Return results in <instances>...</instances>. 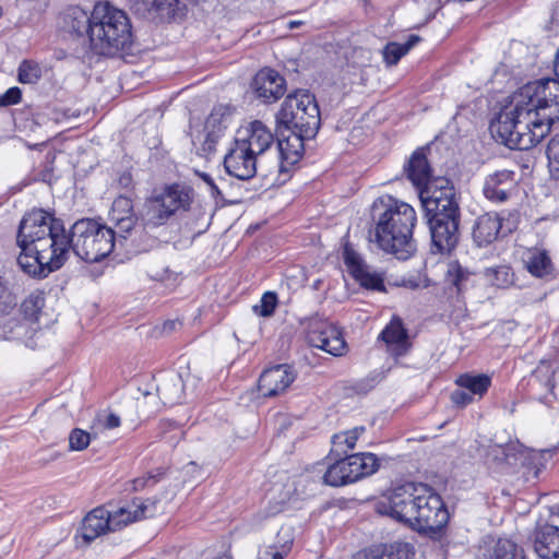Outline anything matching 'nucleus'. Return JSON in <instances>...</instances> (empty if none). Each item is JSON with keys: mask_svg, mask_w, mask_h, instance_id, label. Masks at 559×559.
Wrapping results in <instances>:
<instances>
[{"mask_svg": "<svg viewBox=\"0 0 559 559\" xmlns=\"http://www.w3.org/2000/svg\"><path fill=\"white\" fill-rule=\"evenodd\" d=\"M17 264L28 275L46 277L59 270L71 250L70 231L62 221L44 210H32L20 222Z\"/></svg>", "mask_w": 559, "mask_h": 559, "instance_id": "obj_1", "label": "nucleus"}, {"mask_svg": "<svg viewBox=\"0 0 559 559\" xmlns=\"http://www.w3.org/2000/svg\"><path fill=\"white\" fill-rule=\"evenodd\" d=\"M374 228L370 241L381 250L407 260L416 250L413 230L417 222L414 207L391 197L377 199L371 206Z\"/></svg>", "mask_w": 559, "mask_h": 559, "instance_id": "obj_2", "label": "nucleus"}, {"mask_svg": "<svg viewBox=\"0 0 559 559\" xmlns=\"http://www.w3.org/2000/svg\"><path fill=\"white\" fill-rule=\"evenodd\" d=\"M554 116L537 119L530 109L514 99L501 109L490 123V132L501 144L516 150H528L537 145L549 132Z\"/></svg>", "mask_w": 559, "mask_h": 559, "instance_id": "obj_3", "label": "nucleus"}, {"mask_svg": "<svg viewBox=\"0 0 559 559\" xmlns=\"http://www.w3.org/2000/svg\"><path fill=\"white\" fill-rule=\"evenodd\" d=\"M132 43L131 24L127 14L108 2H98L92 11L90 47L99 56L120 55Z\"/></svg>", "mask_w": 559, "mask_h": 559, "instance_id": "obj_4", "label": "nucleus"}, {"mask_svg": "<svg viewBox=\"0 0 559 559\" xmlns=\"http://www.w3.org/2000/svg\"><path fill=\"white\" fill-rule=\"evenodd\" d=\"M277 132L283 131L314 138L321 124L319 106L314 95L297 91L286 96L276 114Z\"/></svg>", "mask_w": 559, "mask_h": 559, "instance_id": "obj_5", "label": "nucleus"}, {"mask_svg": "<svg viewBox=\"0 0 559 559\" xmlns=\"http://www.w3.org/2000/svg\"><path fill=\"white\" fill-rule=\"evenodd\" d=\"M117 236L114 229L100 222L80 219L70 229L71 249L85 262H98L112 251Z\"/></svg>", "mask_w": 559, "mask_h": 559, "instance_id": "obj_6", "label": "nucleus"}, {"mask_svg": "<svg viewBox=\"0 0 559 559\" xmlns=\"http://www.w3.org/2000/svg\"><path fill=\"white\" fill-rule=\"evenodd\" d=\"M192 202L191 189L170 185L155 191L145 202L142 214L146 225L157 227L164 225L178 211H187Z\"/></svg>", "mask_w": 559, "mask_h": 559, "instance_id": "obj_7", "label": "nucleus"}, {"mask_svg": "<svg viewBox=\"0 0 559 559\" xmlns=\"http://www.w3.org/2000/svg\"><path fill=\"white\" fill-rule=\"evenodd\" d=\"M514 99L530 109V114L537 119L554 116L559 119V80L542 79L530 82L514 94Z\"/></svg>", "mask_w": 559, "mask_h": 559, "instance_id": "obj_8", "label": "nucleus"}, {"mask_svg": "<svg viewBox=\"0 0 559 559\" xmlns=\"http://www.w3.org/2000/svg\"><path fill=\"white\" fill-rule=\"evenodd\" d=\"M416 510L409 526L418 532H438L449 521V512L441 499L430 487L418 485Z\"/></svg>", "mask_w": 559, "mask_h": 559, "instance_id": "obj_9", "label": "nucleus"}, {"mask_svg": "<svg viewBox=\"0 0 559 559\" xmlns=\"http://www.w3.org/2000/svg\"><path fill=\"white\" fill-rule=\"evenodd\" d=\"M418 486L408 483L384 493L376 503V511L409 526L415 514Z\"/></svg>", "mask_w": 559, "mask_h": 559, "instance_id": "obj_10", "label": "nucleus"}, {"mask_svg": "<svg viewBox=\"0 0 559 559\" xmlns=\"http://www.w3.org/2000/svg\"><path fill=\"white\" fill-rule=\"evenodd\" d=\"M432 248L440 253H451L460 240V211L426 215Z\"/></svg>", "mask_w": 559, "mask_h": 559, "instance_id": "obj_11", "label": "nucleus"}, {"mask_svg": "<svg viewBox=\"0 0 559 559\" xmlns=\"http://www.w3.org/2000/svg\"><path fill=\"white\" fill-rule=\"evenodd\" d=\"M419 199L426 215L460 211L455 191L444 178L433 179L418 189Z\"/></svg>", "mask_w": 559, "mask_h": 559, "instance_id": "obj_12", "label": "nucleus"}, {"mask_svg": "<svg viewBox=\"0 0 559 559\" xmlns=\"http://www.w3.org/2000/svg\"><path fill=\"white\" fill-rule=\"evenodd\" d=\"M308 343L328 354L340 357L347 353V343L343 332L329 321L314 320L307 332Z\"/></svg>", "mask_w": 559, "mask_h": 559, "instance_id": "obj_13", "label": "nucleus"}, {"mask_svg": "<svg viewBox=\"0 0 559 559\" xmlns=\"http://www.w3.org/2000/svg\"><path fill=\"white\" fill-rule=\"evenodd\" d=\"M254 97L263 104L277 102L286 92V80L275 70H260L251 82Z\"/></svg>", "mask_w": 559, "mask_h": 559, "instance_id": "obj_14", "label": "nucleus"}, {"mask_svg": "<svg viewBox=\"0 0 559 559\" xmlns=\"http://www.w3.org/2000/svg\"><path fill=\"white\" fill-rule=\"evenodd\" d=\"M198 379L189 369L175 373L169 372L162 377L157 385L159 399L165 405H175L183 399L186 389H195Z\"/></svg>", "mask_w": 559, "mask_h": 559, "instance_id": "obj_15", "label": "nucleus"}, {"mask_svg": "<svg viewBox=\"0 0 559 559\" xmlns=\"http://www.w3.org/2000/svg\"><path fill=\"white\" fill-rule=\"evenodd\" d=\"M274 142L271 130L261 121L251 122L247 136V180L255 174V156L264 153Z\"/></svg>", "mask_w": 559, "mask_h": 559, "instance_id": "obj_16", "label": "nucleus"}, {"mask_svg": "<svg viewBox=\"0 0 559 559\" xmlns=\"http://www.w3.org/2000/svg\"><path fill=\"white\" fill-rule=\"evenodd\" d=\"M345 263L348 267V272L360 286L378 292L385 290L383 273L367 265L358 254L346 250Z\"/></svg>", "mask_w": 559, "mask_h": 559, "instance_id": "obj_17", "label": "nucleus"}, {"mask_svg": "<svg viewBox=\"0 0 559 559\" xmlns=\"http://www.w3.org/2000/svg\"><path fill=\"white\" fill-rule=\"evenodd\" d=\"M515 173L508 169L489 174L484 182V195L491 202H506L516 189Z\"/></svg>", "mask_w": 559, "mask_h": 559, "instance_id": "obj_18", "label": "nucleus"}, {"mask_svg": "<svg viewBox=\"0 0 559 559\" xmlns=\"http://www.w3.org/2000/svg\"><path fill=\"white\" fill-rule=\"evenodd\" d=\"M295 380L288 365H277L266 369L259 378V391L263 396H275L284 392Z\"/></svg>", "mask_w": 559, "mask_h": 559, "instance_id": "obj_19", "label": "nucleus"}, {"mask_svg": "<svg viewBox=\"0 0 559 559\" xmlns=\"http://www.w3.org/2000/svg\"><path fill=\"white\" fill-rule=\"evenodd\" d=\"M154 512L155 506L153 502L147 503L141 500H133L123 507L111 510L109 511L111 532L121 530L135 521L153 516Z\"/></svg>", "mask_w": 559, "mask_h": 559, "instance_id": "obj_20", "label": "nucleus"}, {"mask_svg": "<svg viewBox=\"0 0 559 559\" xmlns=\"http://www.w3.org/2000/svg\"><path fill=\"white\" fill-rule=\"evenodd\" d=\"M224 129V115L218 111L211 112L204 122L203 130L193 140L194 144H200L197 148L200 155L206 157L214 152Z\"/></svg>", "mask_w": 559, "mask_h": 559, "instance_id": "obj_21", "label": "nucleus"}, {"mask_svg": "<svg viewBox=\"0 0 559 559\" xmlns=\"http://www.w3.org/2000/svg\"><path fill=\"white\" fill-rule=\"evenodd\" d=\"M386 345L388 352L395 358L405 356L412 344L408 338L407 330L404 328L400 318L394 317L383 329L379 336Z\"/></svg>", "mask_w": 559, "mask_h": 559, "instance_id": "obj_22", "label": "nucleus"}, {"mask_svg": "<svg viewBox=\"0 0 559 559\" xmlns=\"http://www.w3.org/2000/svg\"><path fill=\"white\" fill-rule=\"evenodd\" d=\"M302 134L283 131L278 133L277 147L281 157V171H287L289 167L299 162L304 154V141L310 140Z\"/></svg>", "mask_w": 559, "mask_h": 559, "instance_id": "obj_23", "label": "nucleus"}, {"mask_svg": "<svg viewBox=\"0 0 559 559\" xmlns=\"http://www.w3.org/2000/svg\"><path fill=\"white\" fill-rule=\"evenodd\" d=\"M534 549L542 559L559 558V527L551 524H542L535 528Z\"/></svg>", "mask_w": 559, "mask_h": 559, "instance_id": "obj_24", "label": "nucleus"}, {"mask_svg": "<svg viewBox=\"0 0 559 559\" xmlns=\"http://www.w3.org/2000/svg\"><path fill=\"white\" fill-rule=\"evenodd\" d=\"M502 218L498 213L488 212L478 216L473 225L472 237L478 247H485L498 239Z\"/></svg>", "mask_w": 559, "mask_h": 559, "instance_id": "obj_25", "label": "nucleus"}, {"mask_svg": "<svg viewBox=\"0 0 559 559\" xmlns=\"http://www.w3.org/2000/svg\"><path fill=\"white\" fill-rule=\"evenodd\" d=\"M110 221L115 224V233L118 237L126 239V235L133 229L136 221L130 198L119 195L115 199L111 205Z\"/></svg>", "mask_w": 559, "mask_h": 559, "instance_id": "obj_26", "label": "nucleus"}, {"mask_svg": "<svg viewBox=\"0 0 559 559\" xmlns=\"http://www.w3.org/2000/svg\"><path fill=\"white\" fill-rule=\"evenodd\" d=\"M414 547L404 542L374 546L354 556V559H413Z\"/></svg>", "mask_w": 559, "mask_h": 559, "instance_id": "obj_27", "label": "nucleus"}, {"mask_svg": "<svg viewBox=\"0 0 559 559\" xmlns=\"http://www.w3.org/2000/svg\"><path fill=\"white\" fill-rule=\"evenodd\" d=\"M404 173L407 179L418 190L432 179L431 168L423 148L416 150L404 166Z\"/></svg>", "mask_w": 559, "mask_h": 559, "instance_id": "obj_28", "label": "nucleus"}, {"mask_svg": "<svg viewBox=\"0 0 559 559\" xmlns=\"http://www.w3.org/2000/svg\"><path fill=\"white\" fill-rule=\"evenodd\" d=\"M82 537L86 543H91L100 535L111 531L109 510L105 508H95L82 522Z\"/></svg>", "mask_w": 559, "mask_h": 559, "instance_id": "obj_29", "label": "nucleus"}, {"mask_svg": "<svg viewBox=\"0 0 559 559\" xmlns=\"http://www.w3.org/2000/svg\"><path fill=\"white\" fill-rule=\"evenodd\" d=\"M63 27L79 36L87 35L90 38V28L92 25V12L87 13L80 7H70L63 13Z\"/></svg>", "mask_w": 559, "mask_h": 559, "instance_id": "obj_30", "label": "nucleus"}, {"mask_svg": "<svg viewBox=\"0 0 559 559\" xmlns=\"http://www.w3.org/2000/svg\"><path fill=\"white\" fill-rule=\"evenodd\" d=\"M479 559H526L523 547L511 539L500 538Z\"/></svg>", "mask_w": 559, "mask_h": 559, "instance_id": "obj_31", "label": "nucleus"}, {"mask_svg": "<svg viewBox=\"0 0 559 559\" xmlns=\"http://www.w3.org/2000/svg\"><path fill=\"white\" fill-rule=\"evenodd\" d=\"M519 451H521V443L519 441H510L506 444H492L488 448L487 459L498 465L508 464L516 466Z\"/></svg>", "mask_w": 559, "mask_h": 559, "instance_id": "obj_32", "label": "nucleus"}, {"mask_svg": "<svg viewBox=\"0 0 559 559\" xmlns=\"http://www.w3.org/2000/svg\"><path fill=\"white\" fill-rule=\"evenodd\" d=\"M546 456L551 457V450H533L521 444V451L518 453V464L525 466L533 472L534 477H538L540 471L545 467Z\"/></svg>", "mask_w": 559, "mask_h": 559, "instance_id": "obj_33", "label": "nucleus"}, {"mask_svg": "<svg viewBox=\"0 0 559 559\" xmlns=\"http://www.w3.org/2000/svg\"><path fill=\"white\" fill-rule=\"evenodd\" d=\"M459 388L468 391L472 395L481 399L491 385V378L488 374L463 373L455 380Z\"/></svg>", "mask_w": 559, "mask_h": 559, "instance_id": "obj_34", "label": "nucleus"}, {"mask_svg": "<svg viewBox=\"0 0 559 559\" xmlns=\"http://www.w3.org/2000/svg\"><path fill=\"white\" fill-rule=\"evenodd\" d=\"M236 148H231L224 158L226 171L238 179H245V144L236 140Z\"/></svg>", "mask_w": 559, "mask_h": 559, "instance_id": "obj_35", "label": "nucleus"}, {"mask_svg": "<svg viewBox=\"0 0 559 559\" xmlns=\"http://www.w3.org/2000/svg\"><path fill=\"white\" fill-rule=\"evenodd\" d=\"M420 41L418 35L412 34L403 44L392 41L385 45L383 49V59L389 66L396 64L416 44Z\"/></svg>", "mask_w": 559, "mask_h": 559, "instance_id": "obj_36", "label": "nucleus"}, {"mask_svg": "<svg viewBox=\"0 0 559 559\" xmlns=\"http://www.w3.org/2000/svg\"><path fill=\"white\" fill-rule=\"evenodd\" d=\"M323 480L326 485L338 487L349 483H354L352 475H349L348 466L345 459L338 460L336 463L329 466L323 475Z\"/></svg>", "mask_w": 559, "mask_h": 559, "instance_id": "obj_37", "label": "nucleus"}, {"mask_svg": "<svg viewBox=\"0 0 559 559\" xmlns=\"http://www.w3.org/2000/svg\"><path fill=\"white\" fill-rule=\"evenodd\" d=\"M525 264L527 271L536 277H543L551 271V261L544 251L532 252Z\"/></svg>", "mask_w": 559, "mask_h": 559, "instance_id": "obj_38", "label": "nucleus"}, {"mask_svg": "<svg viewBox=\"0 0 559 559\" xmlns=\"http://www.w3.org/2000/svg\"><path fill=\"white\" fill-rule=\"evenodd\" d=\"M486 276L492 285L499 288H508L514 283V273L508 265L487 269Z\"/></svg>", "mask_w": 559, "mask_h": 559, "instance_id": "obj_39", "label": "nucleus"}, {"mask_svg": "<svg viewBox=\"0 0 559 559\" xmlns=\"http://www.w3.org/2000/svg\"><path fill=\"white\" fill-rule=\"evenodd\" d=\"M41 76V69L38 63L24 60L19 66L17 80L22 84H34Z\"/></svg>", "mask_w": 559, "mask_h": 559, "instance_id": "obj_40", "label": "nucleus"}, {"mask_svg": "<svg viewBox=\"0 0 559 559\" xmlns=\"http://www.w3.org/2000/svg\"><path fill=\"white\" fill-rule=\"evenodd\" d=\"M365 432V427H355L348 431L336 433L332 438V443L335 449L346 445L344 453L353 450L356 445L358 438Z\"/></svg>", "mask_w": 559, "mask_h": 559, "instance_id": "obj_41", "label": "nucleus"}, {"mask_svg": "<svg viewBox=\"0 0 559 559\" xmlns=\"http://www.w3.org/2000/svg\"><path fill=\"white\" fill-rule=\"evenodd\" d=\"M277 306V295L274 292H265L259 304L252 306V312L258 317L269 318Z\"/></svg>", "mask_w": 559, "mask_h": 559, "instance_id": "obj_42", "label": "nucleus"}, {"mask_svg": "<svg viewBox=\"0 0 559 559\" xmlns=\"http://www.w3.org/2000/svg\"><path fill=\"white\" fill-rule=\"evenodd\" d=\"M548 168L551 178L559 180V133L555 134L547 145Z\"/></svg>", "mask_w": 559, "mask_h": 559, "instance_id": "obj_43", "label": "nucleus"}, {"mask_svg": "<svg viewBox=\"0 0 559 559\" xmlns=\"http://www.w3.org/2000/svg\"><path fill=\"white\" fill-rule=\"evenodd\" d=\"M91 436L87 431L75 428L69 436V448L71 451H82L88 447Z\"/></svg>", "mask_w": 559, "mask_h": 559, "instance_id": "obj_44", "label": "nucleus"}, {"mask_svg": "<svg viewBox=\"0 0 559 559\" xmlns=\"http://www.w3.org/2000/svg\"><path fill=\"white\" fill-rule=\"evenodd\" d=\"M148 10H154L160 15L170 16L178 4L177 0H143Z\"/></svg>", "mask_w": 559, "mask_h": 559, "instance_id": "obj_45", "label": "nucleus"}, {"mask_svg": "<svg viewBox=\"0 0 559 559\" xmlns=\"http://www.w3.org/2000/svg\"><path fill=\"white\" fill-rule=\"evenodd\" d=\"M358 454V465L364 471L366 476L372 475L379 468V460L378 457L369 452L357 453Z\"/></svg>", "mask_w": 559, "mask_h": 559, "instance_id": "obj_46", "label": "nucleus"}, {"mask_svg": "<svg viewBox=\"0 0 559 559\" xmlns=\"http://www.w3.org/2000/svg\"><path fill=\"white\" fill-rule=\"evenodd\" d=\"M467 272L459 264L451 265L447 272L448 282L455 286L457 292L462 290L463 284L467 280Z\"/></svg>", "mask_w": 559, "mask_h": 559, "instance_id": "obj_47", "label": "nucleus"}, {"mask_svg": "<svg viewBox=\"0 0 559 559\" xmlns=\"http://www.w3.org/2000/svg\"><path fill=\"white\" fill-rule=\"evenodd\" d=\"M289 548L286 545H283L281 549L276 546H265L259 550L258 559H283Z\"/></svg>", "mask_w": 559, "mask_h": 559, "instance_id": "obj_48", "label": "nucleus"}, {"mask_svg": "<svg viewBox=\"0 0 559 559\" xmlns=\"http://www.w3.org/2000/svg\"><path fill=\"white\" fill-rule=\"evenodd\" d=\"M22 97V92L19 87H10L4 94L0 96V107L19 104Z\"/></svg>", "mask_w": 559, "mask_h": 559, "instance_id": "obj_49", "label": "nucleus"}, {"mask_svg": "<svg viewBox=\"0 0 559 559\" xmlns=\"http://www.w3.org/2000/svg\"><path fill=\"white\" fill-rule=\"evenodd\" d=\"M451 401L456 406L464 407L474 401V395H472L468 391L460 388L451 393Z\"/></svg>", "mask_w": 559, "mask_h": 559, "instance_id": "obj_50", "label": "nucleus"}, {"mask_svg": "<svg viewBox=\"0 0 559 559\" xmlns=\"http://www.w3.org/2000/svg\"><path fill=\"white\" fill-rule=\"evenodd\" d=\"M357 460H358V454H352V455H347L345 457L346 464L348 466L349 475H352L354 481H356L362 477H366L364 471L358 465Z\"/></svg>", "mask_w": 559, "mask_h": 559, "instance_id": "obj_51", "label": "nucleus"}, {"mask_svg": "<svg viewBox=\"0 0 559 559\" xmlns=\"http://www.w3.org/2000/svg\"><path fill=\"white\" fill-rule=\"evenodd\" d=\"M97 420L106 429H114L120 426V418L114 413L99 415Z\"/></svg>", "mask_w": 559, "mask_h": 559, "instance_id": "obj_52", "label": "nucleus"}, {"mask_svg": "<svg viewBox=\"0 0 559 559\" xmlns=\"http://www.w3.org/2000/svg\"><path fill=\"white\" fill-rule=\"evenodd\" d=\"M40 301V298L37 297V296H29L23 304V308H24V311L25 313H28V309L29 307L32 306V309H33V313H35L39 308L40 306L38 305Z\"/></svg>", "mask_w": 559, "mask_h": 559, "instance_id": "obj_53", "label": "nucleus"}, {"mask_svg": "<svg viewBox=\"0 0 559 559\" xmlns=\"http://www.w3.org/2000/svg\"><path fill=\"white\" fill-rule=\"evenodd\" d=\"M284 487L286 490L284 492H280V502L281 503H285V502L292 500V498L296 491L295 487H294V483L286 484Z\"/></svg>", "mask_w": 559, "mask_h": 559, "instance_id": "obj_54", "label": "nucleus"}, {"mask_svg": "<svg viewBox=\"0 0 559 559\" xmlns=\"http://www.w3.org/2000/svg\"><path fill=\"white\" fill-rule=\"evenodd\" d=\"M178 326H181V322L179 320H168L162 325V333L170 334L176 331Z\"/></svg>", "mask_w": 559, "mask_h": 559, "instance_id": "obj_55", "label": "nucleus"}, {"mask_svg": "<svg viewBox=\"0 0 559 559\" xmlns=\"http://www.w3.org/2000/svg\"><path fill=\"white\" fill-rule=\"evenodd\" d=\"M153 477L150 476L147 478H138L134 480V489L139 490L146 486V483L152 479Z\"/></svg>", "mask_w": 559, "mask_h": 559, "instance_id": "obj_56", "label": "nucleus"}, {"mask_svg": "<svg viewBox=\"0 0 559 559\" xmlns=\"http://www.w3.org/2000/svg\"><path fill=\"white\" fill-rule=\"evenodd\" d=\"M300 25H302L301 21H289L287 24V27L289 29H293V28L299 27Z\"/></svg>", "mask_w": 559, "mask_h": 559, "instance_id": "obj_57", "label": "nucleus"}, {"mask_svg": "<svg viewBox=\"0 0 559 559\" xmlns=\"http://www.w3.org/2000/svg\"><path fill=\"white\" fill-rule=\"evenodd\" d=\"M276 492H280V488L277 485H274L273 488H272V493L273 496L276 493Z\"/></svg>", "mask_w": 559, "mask_h": 559, "instance_id": "obj_58", "label": "nucleus"}, {"mask_svg": "<svg viewBox=\"0 0 559 559\" xmlns=\"http://www.w3.org/2000/svg\"><path fill=\"white\" fill-rule=\"evenodd\" d=\"M203 179H204L206 182L211 183V179H210V177H209L207 175H204V176H203Z\"/></svg>", "mask_w": 559, "mask_h": 559, "instance_id": "obj_59", "label": "nucleus"}, {"mask_svg": "<svg viewBox=\"0 0 559 559\" xmlns=\"http://www.w3.org/2000/svg\"><path fill=\"white\" fill-rule=\"evenodd\" d=\"M216 559H230L228 556H222V557H218Z\"/></svg>", "mask_w": 559, "mask_h": 559, "instance_id": "obj_60", "label": "nucleus"}, {"mask_svg": "<svg viewBox=\"0 0 559 559\" xmlns=\"http://www.w3.org/2000/svg\"><path fill=\"white\" fill-rule=\"evenodd\" d=\"M540 369H542V366L537 367L536 372H539V371H540Z\"/></svg>", "mask_w": 559, "mask_h": 559, "instance_id": "obj_61", "label": "nucleus"}, {"mask_svg": "<svg viewBox=\"0 0 559 559\" xmlns=\"http://www.w3.org/2000/svg\"><path fill=\"white\" fill-rule=\"evenodd\" d=\"M2 15V9L0 8V16Z\"/></svg>", "mask_w": 559, "mask_h": 559, "instance_id": "obj_62", "label": "nucleus"}]
</instances>
